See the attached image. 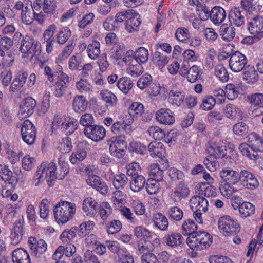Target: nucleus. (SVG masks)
I'll return each mask as SVG.
<instances>
[{"label":"nucleus","mask_w":263,"mask_h":263,"mask_svg":"<svg viewBox=\"0 0 263 263\" xmlns=\"http://www.w3.org/2000/svg\"><path fill=\"white\" fill-rule=\"evenodd\" d=\"M241 174V170L238 172L230 167L224 168L220 172L222 181L219 183V190L223 196L230 198L238 190Z\"/></svg>","instance_id":"obj_1"},{"label":"nucleus","mask_w":263,"mask_h":263,"mask_svg":"<svg viewBox=\"0 0 263 263\" xmlns=\"http://www.w3.org/2000/svg\"><path fill=\"white\" fill-rule=\"evenodd\" d=\"M46 179L48 185L51 187L54 185L55 180L58 179L57 174V166L53 162H44L38 167L33 178V183L38 186Z\"/></svg>","instance_id":"obj_2"},{"label":"nucleus","mask_w":263,"mask_h":263,"mask_svg":"<svg viewBox=\"0 0 263 263\" xmlns=\"http://www.w3.org/2000/svg\"><path fill=\"white\" fill-rule=\"evenodd\" d=\"M76 211L74 203L66 201H60L54 208V217L58 223L64 224L73 217Z\"/></svg>","instance_id":"obj_3"},{"label":"nucleus","mask_w":263,"mask_h":263,"mask_svg":"<svg viewBox=\"0 0 263 263\" xmlns=\"http://www.w3.org/2000/svg\"><path fill=\"white\" fill-rule=\"evenodd\" d=\"M186 243L193 250L201 251L210 247L212 243V237L204 231H198L194 236H188Z\"/></svg>","instance_id":"obj_4"},{"label":"nucleus","mask_w":263,"mask_h":263,"mask_svg":"<svg viewBox=\"0 0 263 263\" xmlns=\"http://www.w3.org/2000/svg\"><path fill=\"white\" fill-rule=\"evenodd\" d=\"M207 200L200 196H193L190 199V207L193 212L194 218L199 223H202V215L208 210Z\"/></svg>","instance_id":"obj_5"},{"label":"nucleus","mask_w":263,"mask_h":263,"mask_svg":"<svg viewBox=\"0 0 263 263\" xmlns=\"http://www.w3.org/2000/svg\"><path fill=\"white\" fill-rule=\"evenodd\" d=\"M20 50L22 53L30 54L31 57L38 55L41 50V44L32 37L26 35L21 42Z\"/></svg>","instance_id":"obj_6"},{"label":"nucleus","mask_w":263,"mask_h":263,"mask_svg":"<svg viewBox=\"0 0 263 263\" xmlns=\"http://www.w3.org/2000/svg\"><path fill=\"white\" fill-rule=\"evenodd\" d=\"M247 28L254 35V41L259 40L263 37V16L257 15L252 18L248 24Z\"/></svg>","instance_id":"obj_7"},{"label":"nucleus","mask_w":263,"mask_h":263,"mask_svg":"<svg viewBox=\"0 0 263 263\" xmlns=\"http://www.w3.org/2000/svg\"><path fill=\"white\" fill-rule=\"evenodd\" d=\"M124 136H118L114 140L112 139L109 145L110 154L117 158H121L125 155L127 144Z\"/></svg>","instance_id":"obj_8"},{"label":"nucleus","mask_w":263,"mask_h":263,"mask_svg":"<svg viewBox=\"0 0 263 263\" xmlns=\"http://www.w3.org/2000/svg\"><path fill=\"white\" fill-rule=\"evenodd\" d=\"M218 228L228 235L237 232L240 230V226L237 221L228 215H224L219 219Z\"/></svg>","instance_id":"obj_9"},{"label":"nucleus","mask_w":263,"mask_h":263,"mask_svg":"<svg viewBox=\"0 0 263 263\" xmlns=\"http://www.w3.org/2000/svg\"><path fill=\"white\" fill-rule=\"evenodd\" d=\"M36 129L29 120H25L22 124L21 135L23 141L28 145L33 144L36 137Z\"/></svg>","instance_id":"obj_10"},{"label":"nucleus","mask_w":263,"mask_h":263,"mask_svg":"<svg viewBox=\"0 0 263 263\" xmlns=\"http://www.w3.org/2000/svg\"><path fill=\"white\" fill-rule=\"evenodd\" d=\"M258 186L259 182L253 174L249 171L241 170L238 190L241 189L242 187L254 190Z\"/></svg>","instance_id":"obj_11"},{"label":"nucleus","mask_w":263,"mask_h":263,"mask_svg":"<svg viewBox=\"0 0 263 263\" xmlns=\"http://www.w3.org/2000/svg\"><path fill=\"white\" fill-rule=\"evenodd\" d=\"M248 60L245 55L239 51L232 54L229 60V66L231 69L235 72H238L246 67Z\"/></svg>","instance_id":"obj_12"},{"label":"nucleus","mask_w":263,"mask_h":263,"mask_svg":"<svg viewBox=\"0 0 263 263\" xmlns=\"http://www.w3.org/2000/svg\"><path fill=\"white\" fill-rule=\"evenodd\" d=\"M85 135L93 141H100L104 139L106 134V130L103 126L93 124L87 126L84 129Z\"/></svg>","instance_id":"obj_13"},{"label":"nucleus","mask_w":263,"mask_h":263,"mask_svg":"<svg viewBox=\"0 0 263 263\" xmlns=\"http://www.w3.org/2000/svg\"><path fill=\"white\" fill-rule=\"evenodd\" d=\"M0 179L4 181L6 185H10L11 189H14L17 183V178L13 175L9 166L4 164H0Z\"/></svg>","instance_id":"obj_14"},{"label":"nucleus","mask_w":263,"mask_h":263,"mask_svg":"<svg viewBox=\"0 0 263 263\" xmlns=\"http://www.w3.org/2000/svg\"><path fill=\"white\" fill-rule=\"evenodd\" d=\"M162 165L158 163H153L150 166L149 171V175L153 178L152 180L157 181H161L163 177V171L166 170L169 166V164L167 160L162 159Z\"/></svg>","instance_id":"obj_15"},{"label":"nucleus","mask_w":263,"mask_h":263,"mask_svg":"<svg viewBox=\"0 0 263 263\" xmlns=\"http://www.w3.org/2000/svg\"><path fill=\"white\" fill-rule=\"evenodd\" d=\"M206 151L210 154V158H213V159L223 158L226 155V146L220 142H209L207 145Z\"/></svg>","instance_id":"obj_16"},{"label":"nucleus","mask_w":263,"mask_h":263,"mask_svg":"<svg viewBox=\"0 0 263 263\" xmlns=\"http://www.w3.org/2000/svg\"><path fill=\"white\" fill-rule=\"evenodd\" d=\"M36 106V102L33 98L26 97L20 103L19 114L24 118L29 117L33 113Z\"/></svg>","instance_id":"obj_17"},{"label":"nucleus","mask_w":263,"mask_h":263,"mask_svg":"<svg viewBox=\"0 0 263 263\" xmlns=\"http://www.w3.org/2000/svg\"><path fill=\"white\" fill-rule=\"evenodd\" d=\"M245 12L238 8L232 9L228 15L230 23L237 27H242L245 25Z\"/></svg>","instance_id":"obj_18"},{"label":"nucleus","mask_w":263,"mask_h":263,"mask_svg":"<svg viewBox=\"0 0 263 263\" xmlns=\"http://www.w3.org/2000/svg\"><path fill=\"white\" fill-rule=\"evenodd\" d=\"M58 81L55 85L54 95L58 98L61 97L65 93L68 86L69 84V78L68 76L62 72L58 76Z\"/></svg>","instance_id":"obj_19"},{"label":"nucleus","mask_w":263,"mask_h":263,"mask_svg":"<svg viewBox=\"0 0 263 263\" xmlns=\"http://www.w3.org/2000/svg\"><path fill=\"white\" fill-rule=\"evenodd\" d=\"M156 120L159 123L165 125H171L175 122L174 114L167 108H160L155 114Z\"/></svg>","instance_id":"obj_20"},{"label":"nucleus","mask_w":263,"mask_h":263,"mask_svg":"<svg viewBox=\"0 0 263 263\" xmlns=\"http://www.w3.org/2000/svg\"><path fill=\"white\" fill-rule=\"evenodd\" d=\"M28 73L24 71H19L15 75L14 79L9 87V91L15 93L23 87L28 77Z\"/></svg>","instance_id":"obj_21"},{"label":"nucleus","mask_w":263,"mask_h":263,"mask_svg":"<svg viewBox=\"0 0 263 263\" xmlns=\"http://www.w3.org/2000/svg\"><path fill=\"white\" fill-rule=\"evenodd\" d=\"M190 191L184 182L180 181L176 185L172 194V198L175 202H179L182 199L188 197Z\"/></svg>","instance_id":"obj_22"},{"label":"nucleus","mask_w":263,"mask_h":263,"mask_svg":"<svg viewBox=\"0 0 263 263\" xmlns=\"http://www.w3.org/2000/svg\"><path fill=\"white\" fill-rule=\"evenodd\" d=\"M98 202L91 197L85 198L82 203V210L87 216L92 217L98 210Z\"/></svg>","instance_id":"obj_23"},{"label":"nucleus","mask_w":263,"mask_h":263,"mask_svg":"<svg viewBox=\"0 0 263 263\" xmlns=\"http://www.w3.org/2000/svg\"><path fill=\"white\" fill-rule=\"evenodd\" d=\"M25 234V230L23 223L20 221H16L13 224V227L11 231L10 238L11 243L16 245L19 243Z\"/></svg>","instance_id":"obj_24"},{"label":"nucleus","mask_w":263,"mask_h":263,"mask_svg":"<svg viewBox=\"0 0 263 263\" xmlns=\"http://www.w3.org/2000/svg\"><path fill=\"white\" fill-rule=\"evenodd\" d=\"M13 263H32L27 251L23 248H18L12 252Z\"/></svg>","instance_id":"obj_25"},{"label":"nucleus","mask_w":263,"mask_h":263,"mask_svg":"<svg viewBox=\"0 0 263 263\" xmlns=\"http://www.w3.org/2000/svg\"><path fill=\"white\" fill-rule=\"evenodd\" d=\"M164 239L166 245L172 247L181 246L184 240L181 234L176 232L168 233L165 235Z\"/></svg>","instance_id":"obj_26"},{"label":"nucleus","mask_w":263,"mask_h":263,"mask_svg":"<svg viewBox=\"0 0 263 263\" xmlns=\"http://www.w3.org/2000/svg\"><path fill=\"white\" fill-rule=\"evenodd\" d=\"M243 79L249 84H254L259 80V75L254 66L248 65L243 69Z\"/></svg>","instance_id":"obj_27"},{"label":"nucleus","mask_w":263,"mask_h":263,"mask_svg":"<svg viewBox=\"0 0 263 263\" xmlns=\"http://www.w3.org/2000/svg\"><path fill=\"white\" fill-rule=\"evenodd\" d=\"M150 155L153 157H158L162 159L164 157L165 148L162 143L160 142H151L148 146Z\"/></svg>","instance_id":"obj_28"},{"label":"nucleus","mask_w":263,"mask_h":263,"mask_svg":"<svg viewBox=\"0 0 263 263\" xmlns=\"http://www.w3.org/2000/svg\"><path fill=\"white\" fill-rule=\"evenodd\" d=\"M152 222L154 226L160 230L166 231L168 229V219L162 213H156L153 214L152 217Z\"/></svg>","instance_id":"obj_29"},{"label":"nucleus","mask_w":263,"mask_h":263,"mask_svg":"<svg viewBox=\"0 0 263 263\" xmlns=\"http://www.w3.org/2000/svg\"><path fill=\"white\" fill-rule=\"evenodd\" d=\"M219 35L225 41H231L235 37V28L231 25L223 24L219 29Z\"/></svg>","instance_id":"obj_30"},{"label":"nucleus","mask_w":263,"mask_h":263,"mask_svg":"<svg viewBox=\"0 0 263 263\" xmlns=\"http://www.w3.org/2000/svg\"><path fill=\"white\" fill-rule=\"evenodd\" d=\"M146 179L142 175H137L129 178L130 189L132 191L138 193L144 189L146 184Z\"/></svg>","instance_id":"obj_31"},{"label":"nucleus","mask_w":263,"mask_h":263,"mask_svg":"<svg viewBox=\"0 0 263 263\" xmlns=\"http://www.w3.org/2000/svg\"><path fill=\"white\" fill-rule=\"evenodd\" d=\"M238 148L242 155L248 158L249 159L255 160H257L259 157L258 154L259 151L250 146L246 142L240 144Z\"/></svg>","instance_id":"obj_32"},{"label":"nucleus","mask_w":263,"mask_h":263,"mask_svg":"<svg viewBox=\"0 0 263 263\" xmlns=\"http://www.w3.org/2000/svg\"><path fill=\"white\" fill-rule=\"evenodd\" d=\"M247 138V144L259 151V152H263V139L260 136L256 133H251L248 135Z\"/></svg>","instance_id":"obj_33"},{"label":"nucleus","mask_w":263,"mask_h":263,"mask_svg":"<svg viewBox=\"0 0 263 263\" xmlns=\"http://www.w3.org/2000/svg\"><path fill=\"white\" fill-rule=\"evenodd\" d=\"M211 20L215 24H221L226 17L225 10L219 6L213 7L211 10Z\"/></svg>","instance_id":"obj_34"},{"label":"nucleus","mask_w":263,"mask_h":263,"mask_svg":"<svg viewBox=\"0 0 263 263\" xmlns=\"http://www.w3.org/2000/svg\"><path fill=\"white\" fill-rule=\"evenodd\" d=\"M152 61L155 65L162 68L168 63L169 58L165 53L158 50L152 54Z\"/></svg>","instance_id":"obj_35"},{"label":"nucleus","mask_w":263,"mask_h":263,"mask_svg":"<svg viewBox=\"0 0 263 263\" xmlns=\"http://www.w3.org/2000/svg\"><path fill=\"white\" fill-rule=\"evenodd\" d=\"M88 102L83 96L77 95L73 100L72 107L76 112L81 114L84 112L87 108Z\"/></svg>","instance_id":"obj_36"},{"label":"nucleus","mask_w":263,"mask_h":263,"mask_svg":"<svg viewBox=\"0 0 263 263\" xmlns=\"http://www.w3.org/2000/svg\"><path fill=\"white\" fill-rule=\"evenodd\" d=\"M58 168L57 167L58 179H63L69 173V166L63 156H60L58 159Z\"/></svg>","instance_id":"obj_37"},{"label":"nucleus","mask_w":263,"mask_h":263,"mask_svg":"<svg viewBox=\"0 0 263 263\" xmlns=\"http://www.w3.org/2000/svg\"><path fill=\"white\" fill-rule=\"evenodd\" d=\"M182 233L184 235L188 236H194L197 230V225L194 222V220L188 219L184 221L182 225Z\"/></svg>","instance_id":"obj_38"},{"label":"nucleus","mask_w":263,"mask_h":263,"mask_svg":"<svg viewBox=\"0 0 263 263\" xmlns=\"http://www.w3.org/2000/svg\"><path fill=\"white\" fill-rule=\"evenodd\" d=\"M141 24L140 16L133 10L132 15L127 20L125 23V28L129 32L136 30Z\"/></svg>","instance_id":"obj_39"},{"label":"nucleus","mask_w":263,"mask_h":263,"mask_svg":"<svg viewBox=\"0 0 263 263\" xmlns=\"http://www.w3.org/2000/svg\"><path fill=\"white\" fill-rule=\"evenodd\" d=\"M170 98L172 100L173 104L177 106H180L185 99V92L184 91L171 90L169 92Z\"/></svg>","instance_id":"obj_40"},{"label":"nucleus","mask_w":263,"mask_h":263,"mask_svg":"<svg viewBox=\"0 0 263 263\" xmlns=\"http://www.w3.org/2000/svg\"><path fill=\"white\" fill-rule=\"evenodd\" d=\"M239 211L241 217L246 218L254 214L255 207L251 203L245 202L239 205Z\"/></svg>","instance_id":"obj_41"},{"label":"nucleus","mask_w":263,"mask_h":263,"mask_svg":"<svg viewBox=\"0 0 263 263\" xmlns=\"http://www.w3.org/2000/svg\"><path fill=\"white\" fill-rule=\"evenodd\" d=\"M245 100L252 106H263V93H255L249 95Z\"/></svg>","instance_id":"obj_42"},{"label":"nucleus","mask_w":263,"mask_h":263,"mask_svg":"<svg viewBox=\"0 0 263 263\" xmlns=\"http://www.w3.org/2000/svg\"><path fill=\"white\" fill-rule=\"evenodd\" d=\"M75 45H73V42L69 41L66 46L62 50V52L56 58L55 62L59 64L62 62L66 60L71 53Z\"/></svg>","instance_id":"obj_43"},{"label":"nucleus","mask_w":263,"mask_h":263,"mask_svg":"<svg viewBox=\"0 0 263 263\" xmlns=\"http://www.w3.org/2000/svg\"><path fill=\"white\" fill-rule=\"evenodd\" d=\"M99 214L101 218L105 221L110 217L112 214V208L109 203L104 202L98 206Z\"/></svg>","instance_id":"obj_44"},{"label":"nucleus","mask_w":263,"mask_h":263,"mask_svg":"<svg viewBox=\"0 0 263 263\" xmlns=\"http://www.w3.org/2000/svg\"><path fill=\"white\" fill-rule=\"evenodd\" d=\"M95 222L89 220L87 222L82 223L79 226V229L78 231V234L80 237H84L88 235L93 229Z\"/></svg>","instance_id":"obj_45"},{"label":"nucleus","mask_w":263,"mask_h":263,"mask_svg":"<svg viewBox=\"0 0 263 263\" xmlns=\"http://www.w3.org/2000/svg\"><path fill=\"white\" fill-rule=\"evenodd\" d=\"M100 43L98 41H94L88 45L87 52L88 57L92 59H96L100 54Z\"/></svg>","instance_id":"obj_46"},{"label":"nucleus","mask_w":263,"mask_h":263,"mask_svg":"<svg viewBox=\"0 0 263 263\" xmlns=\"http://www.w3.org/2000/svg\"><path fill=\"white\" fill-rule=\"evenodd\" d=\"M102 100L107 104V106H114L116 105L117 98L111 91L104 90L100 93Z\"/></svg>","instance_id":"obj_47"},{"label":"nucleus","mask_w":263,"mask_h":263,"mask_svg":"<svg viewBox=\"0 0 263 263\" xmlns=\"http://www.w3.org/2000/svg\"><path fill=\"white\" fill-rule=\"evenodd\" d=\"M35 12L33 11L32 8H29L28 6H25L23 12H22V19L24 23L29 25L31 24L34 18Z\"/></svg>","instance_id":"obj_48"},{"label":"nucleus","mask_w":263,"mask_h":263,"mask_svg":"<svg viewBox=\"0 0 263 263\" xmlns=\"http://www.w3.org/2000/svg\"><path fill=\"white\" fill-rule=\"evenodd\" d=\"M77 231V228L76 227H73L70 229H65L60 235L62 242L68 243L72 240L76 236Z\"/></svg>","instance_id":"obj_49"},{"label":"nucleus","mask_w":263,"mask_h":263,"mask_svg":"<svg viewBox=\"0 0 263 263\" xmlns=\"http://www.w3.org/2000/svg\"><path fill=\"white\" fill-rule=\"evenodd\" d=\"M144 71L142 64L135 62L129 66L126 69L127 73L133 77H138L140 76Z\"/></svg>","instance_id":"obj_50"},{"label":"nucleus","mask_w":263,"mask_h":263,"mask_svg":"<svg viewBox=\"0 0 263 263\" xmlns=\"http://www.w3.org/2000/svg\"><path fill=\"white\" fill-rule=\"evenodd\" d=\"M117 85L121 91L126 94L132 89L133 83L129 78L122 77L119 80Z\"/></svg>","instance_id":"obj_51"},{"label":"nucleus","mask_w":263,"mask_h":263,"mask_svg":"<svg viewBox=\"0 0 263 263\" xmlns=\"http://www.w3.org/2000/svg\"><path fill=\"white\" fill-rule=\"evenodd\" d=\"M86 157V151L84 149L79 148L71 154L69 160L72 164H78L82 161Z\"/></svg>","instance_id":"obj_52"},{"label":"nucleus","mask_w":263,"mask_h":263,"mask_svg":"<svg viewBox=\"0 0 263 263\" xmlns=\"http://www.w3.org/2000/svg\"><path fill=\"white\" fill-rule=\"evenodd\" d=\"M135 53V62L143 64L148 61L149 53L145 48L141 47L136 50Z\"/></svg>","instance_id":"obj_53"},{"label":"nucleus","mask_w":263,"mask_h":263,"mask_svg":"<svg viewBox=\"0 0 263 263\" xmlns=\"http://www.w3.org/2000/svg\"><path fill=\"white\" fill-rule=\"evenodd\" d=\"M121 222L118 220H112L105 224V228L107 233L113 234L118 233L122 228Z\"/></svg>","instance_id":"obj_54"},{"label":"nucleus","mask_w":263,"mask_h":263,"mask_svg":"<svg viewBox=\"0 0 263 263\" xmlns=\"http://www.w3.org/2000/svg\"><path fill=\"white\" fill-rule=\"evenodd\" d=\"M143 112V105L137 102L133 103L128 109V114H129V116L133 117H137L139 115H142Z\"/></svg>","instance_id":"obj_55"},{"label":"nucleus","mask_w":263,"mask_h":263,"mask_svg":"<svg viewBox=\"0 0 263 263\" xmlns=\"http://www.w3.org/2000/svg\"><path fill=\"white\" fill-rule=\"evenodd\" d=\"M200 72L199 67L196 65L192 66L186 72L187 80L191 83L195 82L200 78Z\"/></svg>","instance_id":"obj_56"},{"label":"nucleus","mask_w":263,"mask_h":263,"mask_svg":"<svg viewBox=\"0 0 263 263\" xmlns=\"http://www.w3.org/2000/svg\"><path fill=\"white\" fill-rule=\"evenodd\" d=\"M128 179L124 174L116 175L112 181L114 186L118 190L123 189L127 183Z\"/></svg>","instance_id":"obj_57"},{"label":"nucleus","mask_w":263,"mask_h":263,"mask_svg":"<svg viewBox=\"0 0 263 263\" xmlns=\"http://www.w3.org/2000/svg\"><path fill=\"white\" fill-rule=\"evenodd\" d=\"M167 214L171 219L177 221L181 220L183 216L182 210L176 206L170 208L167 211Z\"/></svg>","instance_id":"obj_58"},{"label":"nucleus","mask_w":263,"mask_h":263,"mask_svg":"<svg viewBox=\"0 0 263 263\" xmlns=\"http://www.w3.org/2000/svg\"><path fill=\"white\" fill-rule=\"evenodd\" d=\"M148 132L151 136H152L155 140H161L165 137V132L161 128L156 126H151L148 129Z\"/></svg>","instance_id":"obj_59"},{"label":"nucleus","mask_w":263,"mask_h":263,"mask_svg":"<svg viewBox=\"0 0 263 263\" xmlns=\"http://www.w3.org/2000/svg\"><path fill=\"white\" fill-rule=\"evenodd\" d=\"M226 93L228 99L233 100L239 94V88L233 84H228L226 86Z\"/></svg>","instance_id":"obj_60"},{"label":"nucleus","mask_w":263,"mask_h":263,"mask_svg":"<svg viewBox=\"0 0 263 263\" xmlns=\"http://www.w3.org/2000/svg\"><path fill=\"white\" fill-rule=\"evenodd\" d=\"M13 44V40L9 37L0 36V55H4V52L8 51Z\"/></svg>","instance_id":"obj_61"},{"label":"nucleus","mask_w":263,"mask_h":263,"mask_svg":"<svg viewBox=\"0 0 263 263\" xmlns=\"http://www.w3.org/2000/svg\"><path fill=\"white\" fill-rule=\"evenodd\" d=\"M190 36L189 30L184 27L178 28L175 33V37L180 42L186 43Z\"/></svg>","instance_id":"obj_62"},{"label":"nucleus","mask_w":263,"mask_h":263,"mask_svg":"<svg viewBox=\"0 0 263 263\" xmlns=\"http://www.w3.org/2000/svg\"><path fill=\"white\" fill-rule=\"evenodd\" d=\"M215 74L222 82H227L229 80V74L222 65H219L215 68Z\"/></svg>","instance_id":"obj_63"},{"label":"nucleus","mask_w":263,"mask_h":263,"mask_svg":"<svg viewBox=\"0 0 263 263\" xmlns=\"http://www.w3.org/2000/svg\"><path fill=\"white\" fill-rule=\"evenodd\" d=\"M129 150L137 154L144 155L147 152L145 145L138 142H132L129 144Z\"/></svg>","instance_id":"obj_64"}]
</instances>
